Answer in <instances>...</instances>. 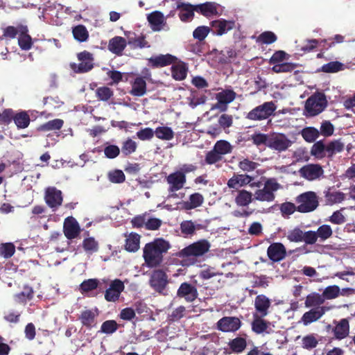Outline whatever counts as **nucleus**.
<instances>
[{
  "label": "nucleus",
  "mask_w": 355,
  "mask_h": 355,
  "mask_svg": "<svg viewBox=\"0 0 355 355\" xmlns=\"http://www.w3.org/2000/svg\"><path fill=\"white\" fill-rule=\"evenodd\" d=\"M171 247L170 243L163 238H157L146 243L143 248V258L146 266L150 268L160 266L164 261V254Z\"/></svg>",
  "instance_id": "f257e3e1"
},
{
  "label": "nucleus",
  "mask_w": 355,
  "mask_h": 355,
  "mask_svg": "<svg viewBox=\"0 0 355 355\" xmlns=\"http://www.w3.org/2000/svg\"><path fill=\"white\" fill-rule=\"evenodd\" d=\"M211 247L210 243L207 239H200L194 242L178 252L175 255L183 258L180 265L188 267L195 263V261L191 257H199L205 254Z\"/></svg>",
  "instance_id": "f03ea898"
},
{
  "label": "nucleus",
  "mask_w": 355,
  "mask_h": 355,
  "mask_svg": "<svg viewBox=\"0 0 355 355\" xmlns=\"http://www.w3.org/2000/svg\"><path fill=\"white\" fill-rule=\"evenodd\" d=\"M325 94L317 92L309 96L305 102L304 112L306 116H315L322 113L327 107Z\"/></svg>",
  "instance_id": "7ed1b4c3"
},
{
  "label": "nucleus",
  "mask_w": 355,
  "mask_h": 355,
  "mask_svg": "<svg viewBox=\"0 0 355 355\" xmlns=\"http://www.w3.org/2000/svg\"><path fill=\"white\" fill-rule=\"evenodd\" d=\"M299 204L297 211L300 213H308L314 211L319 205L316 193L313 191H306L296 198Z\"/></svg>",
  "instance_id": "20e7f679"
},
{
  "label": "nucleus",
  "mask_w": 355,
  "mask_h": 355,
  "mask_svg": "<svg viewBox=\"0 0 355 355\" xmlns=\"http://www.w3.org/2000/svg\"><path fill=\"white\" fill-rule=\"evenodd\" d=\"M277 106L273 101L265 102L250 111L246 118L252 121H262L274 114Z\"/></svg>",
  "instance_id": "39448f33"
},
{
  "label": "nucleus",
  "mask_w": 355,
  "mask_h": 355,
  "mask_svg": "<svg viewBox=\"0 0 355 355\" xmlns=\"http://www.w3.org/2000/svg\"><path fill=\"white\" fill-rule=\"evenodd\" d=\"M280 187L279 184L275 179H268L261 189H258L254 193V198L259 201L272 202L275 200L274 192Z\"/></svg>",
  "instance_id": "423d86ee"
},
{
  "label": "nucleus",
  "mask_w": 355,
  "mask_h": 355,
  "mask_svg": "<svg viewBox=\"0 0 355 355\" xmlns=\"http://www.w3.org/2000/svg\"><path fill=\"white\" fill-rule=\"evenodd\" d=\"M168 283V276L163 269H155L150 275L149 285L159 293H163Z\"/></svg>",
  "instance_id": "0eeeda50"
},
{
  "label": "nucleus",
  "mask_w": 355,
  "mask_h": 355,
  "mask_svg": "<svg viewBox=\"0 0 355 355\" xmlns=\"http://www.w3.org/2000/svg\"><path fill=\"white\" fill-rule=\"evenodd\" d=\"M293 141L283 133L274 132L270 135L268 148L272 150L283 152L291 147Z\"/></svg>",
  "instance_id": "6e6552de"
},
{
  "label": "nucleus",
  "mask_w": 355,
  "mask_h": 355,
  "mask_svg": "<svg viewBox=\"0 0 355 355\" xmlns=\"http://www.w3.org/2000/svg\"><path fill=\"white\" fill-rule=\"evenodd\" d=\"M44 200L53 211H56L62 205L63 201L62 193L54 187H49L45 190Z\"/></svg>",
  "instance_id": "1a4fd4ad"
},
{
  "label": "nucleus",
  "mask_w": 355,
  "mask_h": 355,
  "mask_svg": "<svg viewBox=\"0 0 355 355\" xmlns=\"http://www.w3.org/2000/svg\"><path fill=\"white\" fill-rule=\"evenodd\" d=\"M254 177L247 174H234L228 181L227 187L230 189H238L239 187L249 184L251 187H259L261 182H252Z\"/></svg>",
  "instance_id": "9d476101"
},
{
  "label": "nucleus",
  "mask_w": 355,
  "mask_h": 355,
  "mask_svg": "<svg viewBox=\"0 0 355 355\" xmlns=\"http://www.w3.org/2000/svg\"><path fill=\"white\" fill-rule=\"evenodd\" d=\"M241 320L235 316H225L216 323L217 329L223 332H235L241 327Z\"/></svg>",
  "instance_id": "9b49d317"
},
{
  "label": "nucleus",
  "mask_w": 355,
  "mask_h": 355,
  "mask_svg": "<svg viewBox=\"0 0 355 355\" xmlns=\"http://www.w3.org/2000/svg\"><path fill=\"white\" fill-rule=\"evenodd\" d=\"M234 20L219 19L210 22L211 32L213 35L221 36L235 28Z\"/></svg>",
  "instance_id": "f8f14e48"
},
{
  "label": "nucleus",
  "mask_w": 355,
  "mask_h": 355,
  "mask_svg": "<svg viewBox=\"0 0 355 355\" xmlns=\"http://www.w3.org/2000/svg\"><path fill=\"white\" fill-rule=\"evenodd\" d=\"M329 309L330 307L326 306L312 308L303 314L301 318V322L304 326H307L319 320Z\"/></svg>",
  "instance_id": "ddd939ff"
},
{
  "label": "nucleus",
  "mask_w": 355,
  "mask_h": 355,
  "mask_svg": "<svg viewBox=\"0 0 355 355\" xmlns=\"http://www.w3.org/2000/svg\"><path fill=\"white\" fill-rule=\"evenodd\" d=\"M299 173L301 177L309 180L320 178L324 173L322 167L318 164H309L302 166Z\"/></svg>",
  "instance_id": "4468645a"
},
{
  "label": "nucleus",
  "mask_w": 355,
  "mask_h": 355,
  "mask_svg": "<svg viewBox=\"0 0 355 355\" xmlns=\"http://www.w3.org/2000/svg\"><path fill=\"white\" fill-rule=\"evenodd\" d=\"M80 231V227L75 218L68 216L64 219L63 232L67 239L72 240L77 238Z\"/></svg>",
  "instance_id": "2eb2a0df"
},
{
  "label": "nucleus",
  "mask_w": 355,
  "mask_h": 355,
  "mask_svg": "<svg viewBox=\"0 0 355 355\" xmlns=\"http://www.w3.org/2000/svg\"><path fill=\"white\" fill-rule=\"evenodd\" d=\"M124 288V284L121 279H114L111 282L109 288L105 291V299L107 302L117 301Z\"/></svg>",
  "instance_id": "dca6fc26"
},
{
  "label": "nucleus",
  "mask_w": 355,
  "mask_h": 355,
  "mask_svg": "<svg viewBox=\"0 0 355 355\" xmlns=\"http://www.w3.org/2000/svg\"><path fill=\"white\" fill-rule=\"evenodd\" d=\"M198 296L196 287L188 282L182 283L177 291V297L184 298L187 302H193L198 298Z\"/></svg>",
  "instance_id": "f3484780"
},
{
  "label": "nucleus",
  "mask_w": 355,
  "mask_h": 355,
  "mask_svg": "<svg viewBox=\"0 0 355 355\" xmlns=\"http://www.w3.org/2000/svg\"><path fill=\"white\" fill-rule=\"evenodd\" d=\"M267 255L272 262H279L286 257V248L282 243H272L267 249Z\"/></svg>",
  "instance_id": "a211bd4d"
},
{
  "label": "nucleus",
  "mask_w": 355,
  "mask_h": 355,
  "mask_svg": "<svg viewBox=\"0 0 355 355\" xmlns=\"http://www.w3.org/2000/svg\"><path fill=\"white\" fill-rule=\"evenodd\" d=\"M265 316H261L253 313V320L251 323L252 331L256 334H262L263 333L270 334V322L263 319Z\"/></svg>",
  "instance_id": "6ab92c4d"
},
{
  "label": "nucleus",
  "mask_w": 355,
  "mask_h": 355,
  "mask_svg": "<svg viewBox=\"0 0 355 355\" xmlns=\"http://www.w3.org/2000/svg\"><path fill=\"white\" fill-rule=\"evenodd\" d=\"M166 181L169 184L168 191L175 192L183 188L186 182V176L183 172L176 171L168 175Z\"/></svg>",
  "instance_id": "aec40b11"
},
{
  "label": "nucleus",
  "mask_w": 355,
  "mask_h": 355,
  "mask_svg": "<svg viewBox=\"0 0 355 355\" xmlns=\"http://www.w3.org/2000/svg\"><path fill=\"white\" fill-rule=\"evenodd\" d=\"M177 9L180 10L179 17L183 22H187L193 19L194 12H196V6L182 1L177 2Z\"/></svg>",
  "instance_id": "412c9836"
},
{
  "label": "nucleus",
  "mask_w": 355,
  "mask_h": 355,
  "mask_svg": "<svg viewBox=\"0 0 355 355\" xmlns=\"http://www.w3.org/2000/svg\"><path fill=\"white\" fill-rule=\"evenodd\" d=\"M334 327L333 328L334 336L336 340H343L347 338L349 334V323L347 318H343L340 321H334Z\"/></svg>",
  "instance_id": "4be33fe9"
},
{
  "label": "nucleus",
  "mask_w": 355,
  "mask_h": 355,
  "mask_svg": "<svg viewBox=\"0 0 355 355\" xmlns=\"http://www.w3.org/2000/svg\"><path fill=\"white\" fill-rule=\"evenodd\" d=\"M254 309L256 314L266 316L269 313L271 306L270 300L265 295H258L254 300Z\"/></svg>",
  "instance_id": "5701e85b"
},
{
  "label": "nucleus",
  "mask_w": 355,
  "mask_h": 355,
  "mask_svg": "<svg viewBox=\"0 0 355 355\" xmlns=\"http://www.w3.org/2000/svg\"><path fill=\"white\" fill-rule=\"evenodd\" d=\"M177 58L171 55H159L148 59L149 64L153 68L164 67L175 62Z\"/></svg>",
  "instance_id": "b1692460"
},
{
  "label": "nucleus",
  "mask_w": 355,
  "mask_h": 355,
  "mask_svg": "<svg viewBox=\"0 0 355 355\" xmlns=\"http://www.w3.org/2000/svg\"><path fill=\"white\" fill-rule=\"evenodd\" d=\"M125 36L128 38V44L132 49H143V48H148L150 45L148 42L146 40V36L144 35H141L139 36H137L135 33L128 32L125 33Z\"/></svg>",
  "instance_id": "393cba45"
},
{
  "label": "nucleus",
  "mask_w": 355,
  "mask_h": 355,
  "mask_svg": "<svg viewBox=\"0 0 355 355\" xmlns=\"http://www.w3.org/2000/svg\"><path fill=\"white\" fill-rule=\"evenodd\" d=\"M196 12L206 17L218 15V4L215 2H205L204 3L197 4Z\"/></svg>",
  "instance_id": "a878e982"
},
{
  "label": "nucleus",
  "mask_w": 355,
  "mask_h": 355,
  "mask_svg": "<svg viewBox=\"0 0 355 355\" xmlns=\"http://www.w3.org/2000/svg\"><path fill=\"white\" fill-rule=\"evenodd\" d=\"M128 44L126 40L121 36H115L110 39L108 49L113 53L121 55Z\"/></svg>",
  "instance_id": "bb28decb"
},
{
  "label": "nucleus",
  "mask_w": 355,
  "mask_h": 355,
  "mask_svg": "<svg viewBox=\"0 0 355 355\" xmlns=\"http://www.w3.org/2000/svg\"><path fill=\"white\" fill-rule=\"evenodd\" d=\"M97 315V311L94 312L92 310H85L81 312L79 320L83 326L90 329L96 325V318Z\"/></svg>",
  "instance_id": "cd10ccee"
},
{
  "label": "nucleus",
  "mask_w": 355,
  "mask_h": 355,
  "mask_svg": "<svg viewBox=\"0 0 355 355\" xmlns=\"http://www.w3.org/2000/svg\"><path fill=\"white\" fill-rule=\"evenodd\" d=\"M228 346L232 353L236 354H241L247 347L246 338L237 336L229 341Z\"/></svg>",
  "instance_id": "c85d7f7f"
},
{
  "label": "nucleus",
  "mask_w": 355,
  "mask_h": 355,
  "mask_svg": "<svg viewBox=\"0 0 355 355\" xmlns=\"http://www.w3.org/2000/svg\"><path fill=\"white\" fill-rule=\"evenodd\" d=\"M26 26H21V31L18 38V44L21 49L28 51L32 48L33 41L31 37L28 34Z\"/></svg>",
  "instance_id": "c756f323"
},
{
  "label": "nucleus",
  "mask_w": 355,
  "mask_h": 355,
  "mask_svg": "<svg viewBox=\"0 0 355 355\" xmlns=\"http://www.w3.org/2000/svg\"><path fill=\"white\" fill-rule=\"evenodd\" d=\"M146 93V83L144 78L137 77L132 84L130 94L134 96H142Z\"/></svg>",
  "instance_id": "7c9ffc66"
},
{
  "label": "nucleus",
  "mask_w": 355,
  "mask_h": 355,
  "mask_svg": "<svg viewBox=\"0 0 355 355\" xmlns=\"http://www.w3.org/2000/svg\"><path fill=\"white\" fill-rule=\"evenodd\" d=\"M140 237L137 233H130L125 239V250L130 252H137L139 248Z\"/></svg>",
  "instance_id": "2f4dec72"
},
{
  "label": "nucleus",
  "mask_w": 355,
  "mask_h": 355,
  "mask_svg": "<svg viewBox=\"0 0 355 355\" xmlns=\"http://www.w3.org/2000/svg\"><path fill=\"white\" fill-rule=\"evenodd\" d=\"M13 121L18 129L26 128L31 122L29 114L26 111L15 113Z\"/></svg>",
  "instance_id": "473e14b6"
},
{
  "label": "nucleus",
  "mask_w": 355,
  "mask_h": 355,
  "mask_svg": "<svg viewBox=\"0 0 355 355\" xmlns=\"http://www.w3.org/2000/svg\"><path fill=\"white\" fill-rule=\"evenodd\" d=\"M203 202L202 195L199 193H194L189 196V200L184 202L183 207L187 210H191L201 206Z\"/></svg>",
  "instance_id": "72a5a7b5"
},
{
  "label": "nucleus",
  "mask_w": 355,
  "mask_h": 355,
  "mask_svg": "<svg viewBox=\"0 0 355 355\" xmlns=\"http://www.w3.org/2000/svg\"><path fill=\"white\" fill-rule=\"evenodd\" d=\"M173 78L176 80H182L186 78L187 74V67L184 62H179L173 64L171 67Z\"/></svg>",
  "instance_id": "f704fd0d"
},
{
  "label": "nucleus",
  "mask_w": 355,
  "mask_h": 355,
  "mask_svg": "<svg viewBox=\"0 0 355 355\" xmlns=\"http://www.w3.org/2000/svg\"><path fill=\"white\" fill-rule=\"evenodd\" d=\"M326 203L327 205H334L341 202L345 200V193L341 191H331L329 189L324 192Z\"/></svg>",
  "instance_id": "c9c22d12"
},
{
  "label": "nucleus",
  "mask_w": 355,
  "mask_h": 355,
  "mask_svg": "<svg viewBox=\"0 0 355 355\" xmlns=\"http://www.w3.org/2000/svg\"><path fill=\"white\" fill-rule=\"evenodd\" d=\"M345 145L340 140H334L326 145L327 157L332 158L336 154L344 150Z\"/></svg>",
  "instance_id": "e433bc0d"
},
{
  "label": "nucleus",
  "mask_w": 355,
  "mask_h": 355,
  "mask_svg": "<svg viewBox=\"0 0 355 355\" xmlns=\"http://www.w3.org/2000/svg\"><path fill=\"white\" fill-rule=\"evenodd\" d=\"M73 38L79 42H85L89 38V32L87 28L82 24L75 26L72 28Z\"/></svg>",
  "instance_id": "4c0bfd02"
},
{
  "label": "nucleus",
  "mask_w": 355,
  "mask_h": 355,
  "mask_svg": "<svg viewBox=\"0 0 355 355\" xmlns=\"http://www.w3.org/2000/svg\"><path fill=\"white\" fill-rule=\"evenodd\" d=\"M64 125V121L60 119H55L49 121L44 124L40 125L37 128L39 131H50V130H59Z\"/></svg>",
  "instance_id": "58836bf2"
},
{
  "label": "nucleus",
  "mask_w": 355,
  "mask_h": 355,
  "mask_svg": "<svg viewBox=\"0 0 355 355\" xmlns=\"http://www.w3.org/2000/svg\"><path fill=\"white\" fill-rule=\"evenodd\" d=\"M252 200V194L246 190H240L235 198V202L237 205L245 207L248 205Z\"/></svg>",
  "instance_id": "ea45409f"
},
{
  "label": "nucleus",
  "mask_w": 355,
  "mask_h": 355,
  "mask_svg": "<svg viewBox=\"0 0 355 355\" xmlns=\"http://www.w3.org/2000/svg\"><path fill=\"white\" fill-rule=\"evenodd\" d=\"M324 302V297L319 293H313L306 296L304 302L305 306L309 307H318L321 306L320 305Z\"/></svg>",
  "instance_id": "a19ab883"
},
{
  "label": "nucleus",
  "mask_w": 355,
  "mask_h": 355,
  "mask_svg": "<svg viewBox=\"0 0 355 355\" xmlns=\"http://www.w3.org/2000/svg\"><path fill=\"white\" fill-rule=\"evenodd\" d=\"M148 21L154 31H159L160 26L164 22V15L159 11H155L148 15Z\"/></svg>",
  "instance_id": "79ce46f5"
},
{
  "label": "nucleus",
  "mask_w": 355,
  "mask_h": 355,
  "mask_svg": "<svg viewBox=\"0 0 355 355\" xmlns=\"http://www.w3.org/2000/svg\"><path fill=\"white\" fill-rule=\"evenodd\" d=\"M303 139L309 143L314 142L319 137V130L314 127H306L301 131Z\"/></svg>",
  "instance_id": "37998d69"
},
{
  "label": "nucleus",
  "mask_w": 355,
  "mask_h": 355,
  "mask_svg": "<svg viewBox=\"0 0 355 355\" xmlns=\"http://www.w3.org/2000/svg\"><path fill=\"white\" fill-rule=\"evenodd\" d=\"M216 99L220 104L227 105L236 98V93L232 89H225L216 94Z\"/></svg>",
  "instance_id": "c03bdc74"
},
{
  "label": "nucleus",
  "mask_w": 355,
  "mask_h": 355,
  "mask_svg": "<svg viewBox=\"0 0 355 355\" xmlns=\"http://www.w3.org/2000/svg\"><path fill=\"white\" fill-rule=\"evenodd\" d=\"M311 154L316 158L322 159L327 157L326 145L322 140L316 141L311 148Z\"/></svg>",
  "instance_id": "a18cd8bd"
},
{
  "label": "nucleus",
  "mask_w": 355,
  "mask_h": 355,
  "mask_svg": "<svg viewBox=\"0 0 355 355\" xmlns=\"http://www.w3.org/2000/svg\"><path fill=\"white\" fill-rule=\"evenodd\" d=\"M270 135L261 133L254 132L250 136V139L252 141L254 145L257 147L261 146H266L268 147Z\"/></svg>",
  "instance_id": "49530a36"
},
{
  "label": "nucleus",
  "mask_w": 355,
  "mask_h": 355,
  "mask_svg": "<svg viewBox=\"0 0 355 355\" xmlns=\"http://www.w3.org/2000/svg\"><path fill=\"white\" fill-rule=\"evenodd\" d=\"M156 137L162 140H171L174 137L173 130L167 126L158 127L154 131Z\"/></svg>",
  "instance_id": "de8ad7c7"
},
{
  "label": "nucleus",
  "mask_w": 355,
  "mask_h": 355,
  "mask_svg": "<svg viewBox=\"0 0 355 355\" xmlns=\"http://www.w3.org/2000/svg\"><path fill=\"white\" fill-rule=\"evenodd\" d=\"M21 26L19 25L17 27L12 26H8L3 28V35H1V40H12L16 37V36L21 32Z\"/></svg>",
  "instance_id": "09e8293b"
},
{
  "label": "nucleus",
  "mask_w": 355,
  "mask_h": 355,
  "mask_svg": "<svg viewBox=\"0 0 355 355\" xmlns=\"http://www.w3.org/2000/svg\"><path fill=\"white\" fill-rule=\"evenodd\" d=\"M33 290L32 287L25 286L21 292L15 295V300L19 303H25L27 300H31L33 298Z\"/></svg>",
  "instance_id": "8fccbe9b"
},
{
  "label": "nucleus",
  "mask_w": 355,
  "mask_h": 355,
  "mask_svg": "<svg viewBox=\"0 0 355 355\" xmlns=\"http://www.w3.org/2000/svg\"><path fill=\"white\" fill-rule=\"evenodd\" d=\"M83 248L86 252L92 254L98 250L99 245L94 237H87L83 241Z\"/></svg>",
  "instance_id": "3c124183"
},
{
  "label": "nucleus",
  "mask_w": 355,
  "mask_h": 355,
  "mask_svg": "<svg viewBox=\"0 0 355 355\" xmlns=\"http://www.w3.org/2000/svg\"><path fill=\"white\" fill-rule=\"evenodd\" d=\"M222 157L223 155L229 154L232 151V146L231 144L225 140H219L216 141L214 148Z\"/></svg>",
  "instance_id": "603ef678"
},
{
  "label": "nucleus",
  "mask_w": 355,
  "mask_h": 355,
  "mask_svg": "<svg viewBox=\"0 0 355 355\" xmlns=\"http://www.w3.org/2000/svg\"><path fill=\"white\" fill-rule=\"evenodd\" d=\"M137 144L132 139L128 138L122 143L121 153L124 157L129 156L137 150Z\"/></svg>",
  "instance_id": "864d4df0"
},
{
  "label": "nucleus",
  "mask_w": 355,
  "mask_h": 355,
  "mask_svg": "<svg viewBox=\"0 0 355 355\" xmlns=\"http://www.w3.org/2000/svg\"><path fill=\"white\" fill-rule=\"evenodd\" d=\"M119 325L114 320H108L103 322L101 327L100 332L105 334H112L116 332Z\"/></svg>",
  "instance_id": "5fc2aeb1"
},
{
  "label": "nucleus",
  "mask_w": 355,
  "mask_h": 355,
  "mask_svg": "<svg viewBox=\"0 0 355 355\" xmlns=\"http://www.w3.org/2000/svg\"><path fill=\"white\" fill-rule=\"evenodd\" d=\"M94 67L93 60L80 61L79 64L76 63L71 64V68L76 73H85L90 71Z\"/></svg>",
  "instance_id": "6e6d98bb"
},
{
  "label": "nucleus",
  "mask_w": 355,
  "mask_h": 355,
  "mask_svg": "<svg viewBox=\"0 0 355 355\" xmlns=\"http://www.w3.org/2000/svg\"><path fill=\"white\" fill-rule=\"evenodd\" d=\"M277 40V35L272 31H264L261 33L257 38V42L270 44L276 42Z\"/></svg>",
  "instance_id": "4d7b16f0"
},
{
  "label": "nucleus",
  "mask_w": 355,
  "mask_h": 355,
  "mask_svg": "<svg viewBox=\"0 0 355 355\" xmlns=\"http://www.w3.org/2000/svg\"><path fill=\"white\" fill-rule=\"evenodd\" d=\"M315 232L317 237L319 238L321 241H324L329 239L333 234L332 229L329 225H322L320 226Z\"/></svg>",
  "instance_id": "13d9d810"
},
{
  "label": "nucleus",
  "mask_w": 355,
  "mask_h": 355,
  "mask_svg": "<svg viewBox=\"0 0 355 355\" xmlns=\"http://www.w3.org/2000/svg\"><path fill=\"white\" fill-rule=\"evenodd\" d=\"M113 94V91L106 86L100 87L96 89V97L98 100L102 101H107Z\"/></svg>",
  "instance_id": "bf43d9fd"
},
{
  "label": "nucleus",
  "mask_w": 355,
  "mask_h": 355,
  "mask_svg": "<svg viewBox=\"0 0 355 355\" xmlns=\"http://www.w3.org/2000/svg\"><path fill=\"white\" fill-rule=\"evenodd\" d=\"M318 344V340L316 338L314 334H309L302 339V347L305 349H312L317 347Z\"/></svg>",
  "instance_id": "052dcab7"
},
{
  "label": "nucleus",
  "mask_w": 355,
  "mask_h": 355,
  "mask_svg": "<svg viewBox=\"0 0 355 355\" xmlns=\"http://www.w3.org/2000/svg\"><path fill=\"white\" fill-rule=\"evenodd\" d=\"M343 64L338 61L329 62L321 67V71L324 73H336L343 70Z\"/></svg>",
  "instance_id": "680f3d73"
},
{
  "label": "nucleus",
  "mask_w": 355,
  "mask_h": 355,
  "mask_svg": "<svg viewBox=\"0 0 355 355\" xmlns=\"http://www.w3.org/2000/svg\"><path fill=\"white\" fill-rule=\"evenodd\" d=\"M340 294V288L336 285L329 286L323 291L322 295L325 300H332L338 297Z\"/></svg>",
  "instance_id": "e2e57ef3"
},
{
  "label": "nucleus",
  "mask_w": 355,
  "mask_h": 355,
  "mask_svg": "<svg viewBox=\"0 0 355 355\" xmlns=\"http://www.w3.org/2000/svg\"><path fill=\"white\" fill-rule=\"evenodd\" d=\"M15 252V246L12 243H6L0 245V256L5 259L10 258Z\"/></svg>",
  "instance_id": "0e129e2a"
},
{
  "label": "nucleus",
  "mask_w": 355,
  "mask_h": 355,
  "mask_svg": "<svg viewBox=\"0 0 355 355\" xmlns=\"http://www.w3.org/2000/svg\"><path fill=\"white\" fill-rule=\"evenodd\" d=\"M258 166V163L251 161L248 158L243 159L238 163L239 168L244 172L253 171L257 168Z\"/></svg>",
  "instance_id": "69168bd1"
},
{
  "label": "nucleus",
  "mask_w": 355,
  "mask_h": 355,
  "mask_svg": "<svg viewBox=\"0 0 355 355\" xmlns=\"http://www.w3.org/2000/svg\"><path fill=\"white\" fill-rule=\"evenodd\" d=\"M98 281L96 279H89L83 281L80 285V290L82 293H87L96 289L98 287Z\"/></svg>",
  "instance_id": "338daca9"
},
{
  "label": "nucleus",
  "mask_w": 355,
  "mask_h": 355,
  "mask_svg": "<svg viewBox=\"0 0 355 355\" xmlns=\"http://www.w3.org/2000/svg\"><path fill=\"white\" fill-rule=\"evenodd\" d=\"M209 32H211V27L205 26H198L193 32V37L202 42L206 38Z\"/></svg>",
  "instance_id": "774afa93"
}]
</instances>
